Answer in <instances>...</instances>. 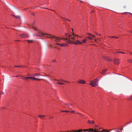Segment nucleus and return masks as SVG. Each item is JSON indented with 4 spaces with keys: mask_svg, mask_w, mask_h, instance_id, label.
<instances>
[{
    "mask_svg": "<svg viewBox=\"0 0 132 132\" xmlns=\"http://www.w3.org/2000/svg\"><path fill=\"white\" fill-rule=\"evenodd\" d=\"M39 34H37V37H47L50 38H53L55 42V45H59L61 46L66 47L67 46L66 44H59L57 42H60V40L63 39V38L61 39L60 38L57 37L55 36L52 35L47 33H44L43 32H38Z\"/></svg>",
    "mask_w": 132,
    "mask_h": 132,
    "instance_id": "obj_1",
    "label": "nucleus"
},
{
    "mask_svg": "<svg viewBox=\"0 0 132 132\" xmlns=\"http://www.w3.org/2000/svg\"><path fill=\"white\" fill-rule=\"evenodd\" d=\"M98 83V79L97 78L95 79L94 81H92L90 84V85L93 87H95L97 86Z\"/></svg>",
    "mask_w": 132,
    "mask_h": 132,
    "instance_id": "obj_2",
    "label": "nucleus"
},
{
    "mask_svg": "<svg viewBox=\"0 0 132 132\" xmlns=\"http://www.w3.org/2000/svg\"><path fill=\"white\" fill-rule=\"evenodd\" d=\"M19 37L21 38H27L29 37V35L27 34H22L19 35Z\"/></svg>",
    "mask_w": 132,
    "mask_h": 132,
    "instance_id": "obj_3",
    "label": "nucleus"
},
{
    "mask_svg": "<svg viewBox=\"0 0 132 132\" xmlns=\"http://www.w3.org/2000/svg\"><path fill=\"white\" fill-rule=\"evenodd\" d=\"M113 62L115 64H118L120 63L119 60L118 59H115L113 60Z\"/></svg>",
    "mask_w": 132,
    "mask_h": 132,
    "instance_id": "obj_4",
    "label": "nucleus"
},
{
    "mask_svg": "<svg viewBox=\"0 0 132 132\" xmlns=\"http://www.w3.org/2000/svg\"><path fill=\"white\" fill-rule=\"evenodd\" d=\"M65 35L67 37H69V38L71 37L73 41L75 40L74 38L73 37H72V35L69 34H68L67 33V34H65Z\"/></svg>",
    "mask_w": 132,
    "mask_h": 132,
    "instance_id": "obj_5",
    "label": "nucleus"
},
{
    "mask_svg": "<svg viewBox=\"0 0 132 132\" xmlns=\"http://www.w3.org/2000/svg\"><path fill=\"white\" fill-rule=\"evenodd\" d=\"M73 43L74 44L77 45L79 44H81L82 43V42L78 40L74 42H73Z\"/></svg>",
    "mask_w": 132,
    "mask_h": 132,
    "instance_id": "obj_6",
    "label": "nucleus"
},
{
    "mask_svg": "<svg viewBox=\"0 0 132 132\" xmlns=\"http://www.w3.org/2000/svg\"><path fill=\"white\" fill-rule=\"evenodd\" d=\"M78 82L80 83L84 84L85 83V82L82 80H80L78 81Z\"/></svg>",
    "mask_w": 132,
    "mask_h": 132,
    "instance_id": "obj_7",
    "label": "nucleus"
},
{
    "mask_svg": "<svg viewBox=\"0 0 132 132\" xmlns=\"http://www.w3.org/2000/svg\"><path fill=\"white\" fill-rule=\"evenodd\" d=\"M104 58L105 60L107 61H111V60L107 56H104Z\"/></svg>",
    "mask_w": 132,
    "mask_h": 132,
    "instance_id": "obj_8",
    "label": "nucleus"
},
{
    "mask_svg": "<svg viewBox=\"0 0 132 132\" xmlns=\"http://www.w3.org/2000/svg\"><path fill=\"white\" fill-rule=\"evenodd\" d=\"M66 104L68 106V107H69V108L70 109H72V108L71 107H72V105L71 104H69V103H67V104Z\"/></svg>",
    "mask_w": 132,
    "mask_h": 132,
    "instance_id": "obj_9",
    "label": "nucleus"
},
{
    "mask_svg": "<svg viewBox=\"0 0 132 132\" xmlns=\"http://www.w3.org/2000/svg\"><path fill=\"white\" fill-rule=\"evenodd\" d=\"M88 123L89 124H94V122L93 120L91 121L90 120H88Z\"/></svg>",
    "mask_w": 132,
    "mask_h": 132,
    "instance_id": "obj_10",
    "label": "nucleus"
},
{
    "mask_svg": "<svg viewBox=\"0 0 132 132\" xmlns=\"http://www.w3.org/2000/svg\"><path fill=\"white\" fill-rule=\"evenodd\" d=\"M106 71H107L106 69H105L103 70L102 71V72L101 73L102 74L104 75L105 74V72Z\"/></svg>",
    "mask_w": 132,
    "mask_h": 132,
    "instance_id": "obj_11",
    "label": "nucleus"
},
{
    "mask_svg": "<svg viewBox=\"0 0 132 132\" xmlns=\"http://www.w3.org/2000/svg\"><path fill=\"white\" fill-rule=\"evenodd\" d=\"M33 75L35 76H42V75H40L38 73H35Z\"/></svg>",
    "mask_w": 132,
    "mask_h": 132,
    "instance_id": "obj_12",
    "label": "nucleus"
},
{
    "mask_svg": "<svg viewBox=\"0 0 132 132\" xmlns=\"http://www.w3.org/2000/svg\"><path fill=\"white\" fill-rule=\"evenodd\" d=\"M60 81H63V82H69L68 81H66L64 80H63L62 79H60Z\"/></svg>",
    "mask_w": 132,
    "mask_h": 132,
    "instance_id": "obj_13",
    "label": "nucleus"
},
{
    "mask_svg": "<svg viewBox=\"0 0 132 132\" xmlns=\"http://www.w3.org/2000/svg\"><path fill=\"white\" fill-rule=\"evenodd\" d=\"M116 53H122V54H124L125 53V52H116Z\"/></svg>",
    "mask_w": 132,
    "mask_h": 132,
    "instance_id": "obj_14",
    "label": "nucleus"
},
{
    "mask_svg": "<svg viewBox=\"0 0 132 132\" xmlns=\"http://www.w3.org/2000/svg\"><path fill=\"white\" fill-rule=\"evenodd\" d=\"M30 79H32L33 80H37V79L35 77H30Z\"/></svg>",
    "mask_w": 132,
    "mask_h": 132,
    "instance_id": "obj_15",
    "label": "nucleus"
},
{
    "mask_svg": "<svg viewBox=\"0 0 132 132\" xmlns=\"http://www.w3.org/2000/svg\"><path fill=\"white\" fill-rule=\"evenodd\" d=\"M56 84H59L61 85H63L64 84L63 83H62V82H57L56 83Z\"/></svg>",
    "mask_w": 132,
    "mask_h": 132,
    "instance_id": "obj_16",
    "label": "nucleus"
},
{
    "mask_svg": "<svg viewBox=\"0 0 132 132\" xmlns=\"http://www.w3.org/2000/svg\"><path fill=\"white\" fill-rule=\"evenodd\" d=\"M28 43H32L33 42V40H27Z\"/></svg>",
    "mask_w": 132,
    "mask_h": 132,
    "instance_id": "obj_17",
    "label": "nucleus"
},
{
    "mask_svg": "<svg viewBox=\"0 0 132 132\" xmlns=\"http://www.w3.org/2000/svg\"><path fill=\"white\" fill-rule=\"evenodd\" d=\"M87 40V39H85L82 41V43H86V41Z\"/></svg>",
    "mask_w": 132,
    "mask_h": 132,
    "instance_id": "obj_18",
    "label": "nucleus"
},
{
    "mask_svg": "<svg viewBox=\"0 0 132 132\" xmlns=\"http://www.w3.org/2000/svg\"><path fill=\"white\" fill-rule=\"evenodd\" d=\"M61 112H69L70 111H67V110H63L61 111Z\"/></svg>",
    "mask_w": 132,
    "mask_h": 132,
    "instance_id": "obj_19",
    "label": "nucleus"
},
{
    "mask_svg": "<svg viewBox=\"0 0 132 132\" xmlns=\"http://www.w3.org/2000/svg\"><path fill=\"white\" fill-rule=\"evenodd\" d=\"M39 117H40L42 119L43 117H45V116H41V115H39Z\"/></svg>",
    "mask_w": 132,
    "mask_h": 132,
    "instance_id": "obj_20",
    "label": "nucleus"
},
{
    "mask_svg": "<svg viewBox=\"0 0 132 132\" xmlns=\"http://www.w3.org/2000/svg\"><path fill=\"white\" fill-rule=\"evenodd\" d=\"M87 38L90 40H92V38L90 37H88Z\"/></svg>",
    "mask_w": 132,
    "mask_h": 132,
    "instance_id": "obj_21",
    "label": "nucleus"
},
{
    "mask_svg": "<svg viewBox=\"0 0 132 132\" xmlns=\"http://www.w3.org/2000/svg\"><path fill=\"white\" fill-rule=\"evenodd\" d=\"M21 79L23 80H25L26 79V77L24 76H22L21 77Z\"/></svg>",
    "mask_w": 132,
    "mask_h": 132,
    "instance_id": "obj_22",
    "label": "nucleus"
},
{
    "mask_svg": "<svg viewBox=\"0 0 132 132\" xmlns=\"http://www.w3.org/2000/svg\"><path fill=\"white\" fill-rule=\"evenodd\" d=\"M15 17L17 18H20V17L19 16H15Z\"/></svg>",
    "mask_w": 132,
    "mask_h": 132,
    "instance_id": "obj_23",
    "label": "nucleus"
},
{
    "mask_svg": "<svg viewBox=\"0 0 132 132\" xmlns=\"http://www.w3.org/2000/svg\"><path fill=\"white\" fill-rule=\"evenodd\" d=\"M111 38H118V37H116L114 36H111Z\"/></svg>",
    "mask_w": 132,
    "mask_h": 132,
    "instance_id": "obj_24",
    "label": "nucleus"
},
{
    "mask_svg": "<svg viewBox=\"0 0 132 132\" xmlns=\"http://www.w3.org/2000/svg\"><path fill=\"white\" fill-rule=\"evenodd\" d=\"M132 60L131 59H129L128 60V62L129 63H131Z\"/></svg>",
    "mask_w": 132,
    "mask_h": 132,
    "instance_id": "obj_25",
    "label": "nucleus"
},
{
    "mask_svg": "<svg viewBox=\"0 0 132 132\" xmlns=\"http://www.w3.org/2000/svg\"><path fill=\"white\" fill-rule=\"evenodd\" d=\"M30 77H26V79H30Z\"/></svg>",
    "mask_w": 132,
    "mask_h": 132,
    "instance_id": "obj_26",
    "label": "nucleus"
},
{
    "mask_svg": "<svg viewBox=\"0 0 132 132\" xmlns=\"http://www.w3.org/2000/svg\"><path fill=\"white\" fill-rule=\"evenodd\" d=\"M4 94V93L3 92H0V95H1L2 94Z\"/></svg>",
    "mask_w": 132,
    "mask_h": 132,
    "instance_id": "obj_27",
    "label": "nucleus"
},
{
    "mask_svg": "<svg viewBox=\"0 0 132 132\" xmlns=\"http://www.w3.org/2000/svg\"><path fill=\"white\" fill-rule=\"evenodd\" d=\"M32 27L33 29H34V31H37V30L36 29H34V27Z\"/></svg>",
    "mask_w": 132,
    "mask_h": 132,
    "instance_id": "obj_28",
    "label": "nucleus"
},
{
    "mask_svg": "<svg viewBox=\"0 0 132 132\" xmlns=\"http://www.w3.org/2000/svg\"><path fill=\"white\" fill-rule=\"evenodd\" d=\"M64 19L65 20H68L69 21H70V20H68V19H67L64 18Z\"/></svg>",
    "mask_w": 132,
    "mask_h": 132,
    "instance_id": "obj_29",
    "label": "nucleus"
},
{
    "mask_svg": "<svg viewBox=\"0 0 132 132\" xmlns=\"http://www.w3.org/2000/svg\"><path fill=\"white\" fill-rule=\"evenodd\" d=\"M87 34H88V35H89L90 36H91V35H92V34L89 33H88Z\"/></svg>",
    "mask_w": 132,
    "mask_h": 132,
    "instance_id": "obj_30",
    "label": "nucleus"
},
{
    "mask_svg": "<svg viewBox=\"0 0 132 132\" xmlns=\"http://www.w3.org/2000/svg\"><path fill=\"white\" fill-rule=\"evenodd\" d=\"M130 99H132V95L130 97Z\"/></svg>",
    "mask_w": 132,
    "mask_h": 132,
    "instance_id": "obj_31",
    "label": "nucleus"
},
{
    "mask_svg": "<svg viewBox=\"0 0 132 132\" xmlns=\"http://www.w3.org/2000/svg\"><path fill=\"white\" fill-rule=\"evenodd\" d=\"M91 36L93 37H95V36L94 35H92V34Z\"/></svg>",
    "mask_w": 132,
    "mask_h": 132,
    "instance_id": "obj_32",
    "label": "nucleus"
},
{
    "mask_svg": "<svg viewBox=\"0 0 132 132\" xmlns=\"http://www.w3.org/2000/svg\"><path fill=\"white\" fill-rule=\"evenodd\" d=\"M53 62H56V61L55 60H53Z\"/></svg>",
    "mask_w": 132,
    "mask_h": 132,
    "instance_id": "obj_33",
    "label": "nucleus"
},
{
    "mask_svg": "<svg viewBox=\"0 0 132 132\" xmlns=\"http://www.w3.org/2000/svg\"><path fill=\"white\" fill-rule=\"evenodd\" d=\"M75 112V111H72L71 112L72 113Z\"/></svg>",
    "mask_w": 132,
    "mask_h": 132,
    "instance_id": "obj_34",
    "label": "nucleus"
},
{
    "mask_svg": "<svg viewBox=\"0 0 132 132\" xmlns=\"http://www.w3.org/2000/svg\"><path fill=\"white\" fill-rule=\"evenodd\" d=\"M15 67H21L20 66H15Z\"/></svg>",
    "mask_w": 132,
    "mask_h": 132,
    "instance_id": "obj_35",
    "label": "nucleus"
},
{
    "mask_svg": "<svg viewBox=\"0 0 132 132\" xmlns=\"http://www.w3.org/2000/svg\"><path fill=\"white\" fill-rule=\"evenodd\" d=\"M117 132H121V131H117Z\"/></svg>",
    "mask_w": 132,
    "mask_h": 132,
    "instance_id": "obj_36",
    "label": "nucleus"
},
{
    "mask_svg": "<svg viewBox=\"0 0 132 132\" xmlns=\"http://www.w3.org/2000/svg\"><path fill=\"white\" fill-rule=\"evenodd\" d=\"M129 53H130V54H132V53H131V52H130Z\"/></svg>",
    "mask_w": 132,
    "mask_h": 132,
    "instance_id": "obj_37",
    "label": "nucleus"
},
{
    "mask_svg": "<svg viewBox=\"0 0 132 132\" xmlns=\"http://www.w3.org/2000/svg\"><path fill=\"white\" fill-rule=\"evenodd\" d=\"M18 77V76H16V77Z\"/></svg>",
    "mask_w": 132,
    "mask_h": 132,
    "instance_id": "obj_38",
    "label": "nucleus"
},
{
    "mask_svg": "<svg viewBox=\"0 0 132 132\" xmlns=\"http://www.w3.org/2000/svg\"><path fill=\"white\" fill-rule=\"evenodd\" d=\"M4 108L3 107V108H2V109H4Z\"/></svg>",
    "mask_w": 132,
    "mask_h": 132,
    "instance_id": "obj_39",
    "label": "nucleus"
},
{
    "mask_svg": "<svg viewBox=\"0 0 132 132\" xmlns=\"http://www.w3.org/2000/svg\"><path fill=\"white\" fill-rule=\"evenodd\" d=\"M131 63H132V60H131Z\"/></svg>",
    "mask_w": 132,
    "mask_h": 132,
    "instance_id": "obj_40",
    "label": "nucleus"
},
{
    "mask_svg": "<svg viewBox=\"0 0 132 132\" xmlns=\"http://www.w3.org/2000/svg\"><path fill=\"white\" fill-rule=\"evenodd\" d=\"M129 13L130 14H131V13Z\"/></svg>",
    "mask_w": 132,
    "mask_h": 132,
    "instance_id": "obj_41",
    "label": "nucleus"
},
{
    "mask_svg": "<svg viewBox=\"0 0 132 132\" xmlns=\"http://www.w3.org/2000/svg\"><path fill=\"white\" fill-rule=\"evenodd\" d=\"M72 31H73V29H72Z\"/></svg>",
    "mask_w": 132,
    "mask_h": 132,
    "instance_id": "obj_42",
    "label": "nucleus"
},
{
    "mask_svg": "<svg viewBox=\"0 0 132 132\" xmlns=\"http://www.w3.org/2000/svg\"><path fill=\"white\" fill-rule=\"evenodd\" d=\"M129 123H127V124H129Z\"/></svg>",
    "mask_w": 132,
    "mask_h": 132,
    "instance_id": "obj_43",
    "label": "nucleus"
}]
</instances>
